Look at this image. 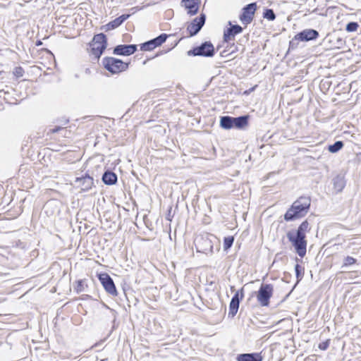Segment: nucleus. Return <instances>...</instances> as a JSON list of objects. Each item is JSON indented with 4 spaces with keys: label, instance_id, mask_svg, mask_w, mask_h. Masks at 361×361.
Listing matches in <instances>:
<instances>
[{
    "label": "nucleus",
    "instance_id": "nucleus-1",
    "mask_svg": "<svg viewBox=\"0 0 361 361\" xmlns=\"http://www.w3.org/2000/svg\"><path fill=\"white\" fill-rule=\"evenodd\" d=\"M310 231V224L307 220L302 221L296 230L289 231L286 236L291 243L295 252L303 257L306 255L307 244L306 233Z\"/></svg>",
    "mask_w": 361,
    "mask_h": 361
},
{
    "label": "nucleus",
    "instance_id": "nucleus-17",
    "mask_svg": "<svg viewBox=\"0 0 361 361\" xmlns=\"http://www.w3.org/2000/svg\"><path fill=\"white\" fill-rule=\"evenodd\" d=\"M200 0H182V6L188 11V14L194 16L198 13Z\"/></svg>",
    "mask_w": 361,
    "mask_h": 361
},
{
    "label": "nucleus",
    "instance_id": "nucleus-9",
    "mask_svg": "<svg viewBox=\"0 0 361 361\" xmlns=\"http://www.w3.org/2000/svg\"><path fill=\"white\" fill-rule=\"evenodd\" d=\"M257 6L256 2H252L245 6L242 9V13L239 16L240 22L247 25L253 20Z\"/></svg>",
    "mask_w": 361,
    "mask_h": 361
},
{
    "label": "nucleus",
    "instance_id": "nucleus-11",
    "mask_svg": "<svg viewBox=\"0 0 361 361\" xmlns=\"http://www.w3.org/2000/svg\"><path fill=\"white\" fill-rule=\"evenodd\" d=\"M169 36V35L162 33L157 37L141 44L140 49L143 51H152L164 43Z\"/></svg>",
    "mask_w": 361,
    "mask_h": 361
},
{
    "label": "nucleus",
    "instance_id": "nucleus-30",
    "mask_svg": "<svg viewBox=\"0 0 361 361\" xmlns=\"http://www.w3.org/2000/svg\"><path fill=\"white\" fill-rule=\"evenodd\" d=\"M298 42H300L299 39H296V35L295 37L290 41L288 50H293L296 49L298 46Z\"/></svg>",
    "mask_w": 361,
    "mask_h": 361
},
{
    "label": "nucleus",
    "instance_id": "nucleus-35",
    "mask_svg": "<svg viewBox=\"0 0 361 361\" xmlns=\"http://www.w3.org/2000/svg\"><path fill=\"white\" fill-rule=\"evenodd\" d=\"M36 46L39 47L42 44V42L40 40H37L35 43Z\"/></svg>",
    "mask_w": 361,
    "mask_h": 361
},
{
    "label": "nucleus",
    "instance_id": "nucleus-33",
    "mask_svg": "<svg viewBox=\"0 0 361 361\" xmlns=\"http://www.w3.org/2000/svg\"><path fill=\"white\" fill-rule=\"evenodd\" d=\"M77 293H80L84 290V283L82 280H78L77 281V285L75 288Z\"/></svg>",
    "mask_w": 361,
    "mask_h": 361
},
{
    "label": "nucleus",
    "instance_id": "nucleus-10",
    "mask_svg": "<svg viewBox=\"0 0 361 361\" xmlns=\"http://www.w3.org/2000/svg\"><path fill=\"white\" fill-rule=\"evenodd\" d=\"M98 279L105 291L111 296H116L118 291L112 278L107 273H100Z\"/></svg>",
    "mask_w": 361,
    "mask_h": 361
},
{
    "label": "nucleus",
    "instance_id": "nucleus-20",
    "mask_svg": "<svg viewBox=\"0 0 361 361\" xmlns=\"http://www.w3.org/2000/svg\"><path fill=\"white\" fill-rule=\"evenodd\" d=\"M263 357L260 353H242L238 355L237 361H262Z\"/></svg>",
    "mask_w": 361,
    "mask_h": 361
},
{
    "label": "nucleus",
    "instance_id": "nucleus-16",
    "mask_svg": "<svg viewBox=\"0 0 361 361\" xmlns=\"http://www.w3.org/2000/svg\"><path fill=\"white\" fill-rule=\"evenodd\" d=\"M137 51L136 44H119L114 48L113 53L119 56H130Z\"/></svg>",
    "mask_w": 361,
    "mask_h": 361
},
{
    "label": "nucleus",
    "instance_id": "nucleus-3",
    "mask_svg": "<svg viewBox=\"0 0 361 361\" xmlns=\"http://www.w3.org/2000/svg\"><path fill=\"white\" fill-rule=\"evenodd\" d=\"M102 65L111 74L119 73L128 68V63L123 62L121 59L109 56L103 58Z\"/></svg>",
    "mask_w": 361,
    "mask_h": 361
},
{
    "label": "nucleus",
    "instance_id": "nucleus-5",
    "mask_svg": "<svg viewBox=\"0 0 361 361\" xmlns=\"http://www.w3.org/2000/svg\"><path fill=\"white\" fill-rule=\"evenodd\" d=\"M209 233L198 235L194 240L195 246L197 252H202L207 255L213 252V243Z\"/></svg>",
    "mask_w": 361,
    "mask_h": 361
},
{
    "label": "nucleus",
    "instance_id": "nucleus-21",
    "mask_svg": "<svg viewBox=\"0 0 361 361\" xmlns=\"http://www.w3.org/2000/svg\"><path fill=\"white\" fill-rule=\"evenodd\" d=\"M118 180L117 175L109 170H106L102 175V180L105 185H112L116 183Z\"/></svg>",
    "mask_w": 361,
    "mask_h": 361
},
{
    "label": "nucleus",
    "instance_id": "nucleus-34",
    "mask_svg": "<svg viewBox=\"0 0 361 361\" xmlns=\"http://www.w3.org/2000/svg\"><path fill=\"white\" fill-rule=\"evenodd\" d=\"M60 130H64V131H65L64 136L66 137V136L67 130H64L63 128H61V127H60V126H55L54 128L50 129V131H51L52 133H58V132H59Z\"/></svg>",
    "mask_w": 361,
    "mask_h": 361
},
{
    "label": "nucleus",
    "instance_id": "nucleus-7",
    "mask_svg": "<svg viewBox=\"0 0 361 361\" xmlns=\"http://www.w3.org/2000/svg\"><path fill=\"white\" fill-rule=\"evenodd\" d=\"M214 54V47L210 41L202 42L200 45L187 51V55L189 56L212 57Z\"/></svg>",
    "mask_w": 361,
    "mask_h": 361
},
{
    "label": "nucleus",
    "instance_id": "nucleus-24",
    "mask_svg": "<svg viewBox=\"0 0 361 361\" xmlns=\"http://www.w3.org/2000/svg\"><path fill=\"white\" fill-rule=\"evenodd\" d=\"M343 145L342 141H336L334 144L329 145L328 149L331 153H336L343 147Z\"/></svg>",
    "mask_w": 361,
    "mask_h": 361
},
{
    "label": "nucleus",
    "instance_id": "nucleus-28",
    "mask_svg": "<svg viewBox=\"0 0 361 361\" xmlns=\"http://www.w3.org/2000/svg\"><path fill=\"white\" fill-rule=\"evenodd\" d=\"M359 27L357 22H349L345 26V30L348 32H355Z\"/></svg>",
    "mask_w": 361,
    "mask_h": 361
},
{
    "label": "nucleus",
    "instance_id": "nucleus-4",
    "mask_svg": "<svg viewBox=\"0 0 361 361\" xmlns=\"http://www.w3.org/2000/svg\"><path fill=\"white\" fill-rule=\"evenodd\" d=\"M107 46L106 36L104 33L95 35L90 43L91 54L97 59L102 56Z\"/></svg>",
    "mask_w": 361,
    "mask_h": 361
},
{
    "label": "nucleus",
    "instance_id": "nucleus-19",
    "mask_svg": "<svg viewBox=\"0 0 361 361\" xmlns=\"http://www.w3.org/2000/svg\"><path fill=\"white\" fill-rule=\"evenodd\" d=\"M130 16V14H123L120 16L119 17L115 18L114 20L109 22L107 23L105 27V30L109 31L114 29L117 28L119 27Z\"/></svg>",
    "mask_w": 361,
    "mask_h": 361
},
{
    "label": "nucleus",
    "instance_id": "nucleus-13",
    "mask_svg": "<svg viewBox=\"0 0 361 361\" xmlns=\"http://www.w3.org/2000/svg\"><path fill=\"white\" fill-rule=\"evenodd\" d=\"M75 183L81 190L88 191L94 186V179L88 173H85L80 177H76Z\"/></svg>",
    "mask_w": 361,
    "mask_h": 361
},
{
    "label": "nucleus",
    "instance_id": "nucleus-36",
    "mask_svg": "<svg viewBox=\"0 0 361 361\" xmlns=\"http://www.w3.org/2000/svg\"><path fill=\"white\" fill-rule=\"evenodd\" d=\"M166 219L169 220V221H171V214L170 212L168 214L167 216H166Z\"/></svg>",
    "mask_w": 361,
    "mask_h": 361
},
{
    "label": "nucleus",
    "instance_id": "nucleus-18",
    "mask_svg": "<svg viewBox=\"0 0 361 361\" xmlns=\"http://www.w3.org/2000/svg\"><path fill=\"white\" fill-rule=\"evenodd\" d=\"M250 116L243 115L238 117H233V128L243 130L248 126Z\"/></svg>",
    "mask_w": 361,
    "mask_h": 361
},
{
    "label": "nucleus",
    "instance_id": "nucleus-8",
    "mask_svg": "<svg viewBox=\"0 0 361 361\" xmlns=\"http://www.w3.org/2000/svg\"><path fill=\"white\" fill-rule=\"evenodd\" d=\"M274 293V286L271 283H262L257 292V300L262 307H267Z\"/></svg>",
    "mask_w": 361,
    "mask_h": 361
},
{
    "label": "nucleus",
    "instance_id": "nucleus-6",
    "mask_svg": "<svg viewBox=\"0 0 361 361\" xmlns=\"http://www.w3.org/2000/svg\"><path fill=\"white\" fill-rule=\"evenodd\" d=\"M228 25L230 27L224 30L223 42L228 44L227 48H234V49L231 50V53H233L237 49V47L234 42L231 44V42L234 41L235 37L237 35L243 32V28L239 25H233L231 21H228Z\"/></svg>",
    "mask_w": 361,
    "mask_h": 361
},
{
    "label": "nucleus",
    "instance_id": "nucleus-14",
    "mask_svg": "<svg viewBox=\"0 0 361 361\" xmlns=\"http://www.w3.org/2000/svg\"><path fill=\"white\" fill-rule=\"evenodd\" d=\"M243 298V289L238 290L232 297L229 304L228 317H234L238 312L240 300Z\"/></svg>",
    "mask_w": 361,
    "mask_h": 361
},
{
    "label": "nucleus",
    "instance_id": "nucleus-27",
    "mask_svg": "<svg viewBox=\"0 0 361 361\" xmlns=\"http://www.w3.org/2000/svg\"><path fill=\"white\" fill-rule=\"evenodd\" d=\"M234 242V238L233 236L225 237L224 239V250H228L230 249Z\"/></svg>",
    "mask_w": 361,
    "mask_h": 361
},
{
    "label": "nucleus",
    "instance_id": "nucleus-15",
    "mask_svg": "<svg viewBox=\"0 0 361 361\" xmlns=\"http://www.w3.org/2000/svg\"><path fill=\"white\" fill-rule=\"evenodd\" d=\"M319 36V32L314 29L308 28L296 34V39L300 42H310L316 40Z\"/></svg>",
    "mask_w": 361,
    "mask_h": 361
},
{
    "label": "nucleus",
    "instance_id": "nucleus-31",
    "mask_svg": "<svg viewBox=\"0 0 361 361\" xmlns=\"http://www.w3.org/2000/svg\"><path fill=\"white\" fill-rule=\"evenodd\" d=\"M13 74L17 78H20L24 74V70H23V68L21 66L16 67L14 71H13Z\"/></svg>",
    "mask_w": 361,
    "mask_h": 361
},
{
    "label": "nucleus",
    "instance_id": "nucleus-12",
    "mask_svg": "<svg viewBox=\"0 0 361 361\" xmlns=\"http://www.w3.org/2000/svg\"><path fill=\"white\" fill-rule=\"evenodd\" d=\"M206 16L204 13H201L199 16L195 18L187 27L189 36L193 37L196 35L204 26Z\"/></svg>",
    "mask_w": 361,
    "mask_h": 361
},
{
    "label": "nucleus",
    "instance_id": "nucleus-37",
    "mask_svg": "<svg viewBox=\"0 0 361 361\" xmlns=\"http://www.w3.org/2000/svg\"><path fill=\"white\" fill-rule=\"evenodd\" d=\"M226 51H227L226 49L224 50L223 52L221 53V56H224V54H225Z\"/></svg>",
    "mask_w": 361,
    "mask_h": 361
},
{
    "label": "nucleus",
    "instance_id": "nucleus-22",
    "mask_svg": "<svg viewBox=\"0 0 361 361\" xmlns=\"http://www.w3.org/2000/svg\"><path fill=\"white\" fill-rule=\"evenodd\" d=\"M334 189L337 192H340L345 186V180L343 176L338 175L334 177L332 180Z\"/></svg>",
    "mask_w": 361,
    "mask_h": 361
},
{
    "label": "nucleus",
    "instance_id": "nucleus-2",
    "mask_svg": "<svg viewBox=\"0 0 361 361\" xmlns=\"http://www.w3.org/2000/svg\"><path fill=\"white\" fill-rule=\"evenodd\" d=\"M310 197H299L285 213L283 216L284 220L292 221L305 216L310 209Z\"/></svg>",
    "mask_w": 361,
    "mask_h": 361
},
{
    "label": "nucleus",
    "instance_id": "nucleus-26",
    "mask_svg": "<svg viewBox=\"0 0 361 361\" xmlns=\"http://www.w3.org/2000/svg\"><path fill=\"white\" fill-rule=\"evenodd\" d=\"M295 272L297 278V282L298 283L302 280L304 275V268L299 264L295 265Z\"/></svg>",
    "mask_w": 361,
    "mask_h": 361
},
{
    "label": "nucleus",
    "instance_id": "nucleus-23",
    "mask_svg": "<svg viewBox=\"0 0 361 361\" xmlns=\"http://www.w3.org/2000/svg\"><path fill=\"white\" fill-rule=\"evenodd\" d=\"M233 117L230 116H223L220 118V126L225 130L233 128Z\"/></svg>",
    "mask_w": 361,
    "mask_h": 361
},
{
    "label": "nucleus",
    "instance_id": "nucleus-25",
    "mask_svg": "<svg viewBox=\"0 0 361 361\" xmlns=\"http://www.w3.org/2000/svg\"><path fill=\"white\" fill-rule=\"evenodd\" d=\"M263 18L269 21H273L276 19V14L273 9L265 8L263 12Z\"/></svg>",
    "mask_w": 361,
    "mask_h": 361
},
{
    "label": "nucleus",
    "instance_id": "nucleus-32",
    "mask_svg": "<svg viewBox=\"0 0 361 361\" xmlns=\"http://www.w3.org/2000/svg\"><path fill=\"white\" fill-rule=\"evenodd\" d=\"M329 343H330V340L327 339L324 341L319 343L318 348L322 350H326L329 348Z\"/></svg>",
    "mask_w": 361,
    "mask_h": 361
},
{
    "label": "nucleus",
    "instance_id": "nucleus-38",
    "mask_svg": "<svg viewBox=\"0 0 361 361\" xmlns=\"http://www.w3.org/2000/svg\"><path fill=\"white\" fill-rule=\"evenodd\" d=\"M68 121H69L68 120H66V122H65V123H68Z\"/></svg>",
    "mask_w": 361,
    "mask_h": 361
},
{
    "label": "nucleus",
    "instance_id": "nucleus-29",
    "mask_svg": "<svg viewBox=\"0 0 361 361\" xmlns=\"http://www.w3.org/2000/svg\"><path fill=\"white\" fill-rule=\"evenodd\" d=\"M357 262L356 259H355L353 257L347 256L343 259V264L342 265V267H347L348 266L353 265L355 264Z\"/></svg>",
    "mask_w": 361,
    "mask_h": 361
}]
</instances>
